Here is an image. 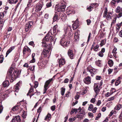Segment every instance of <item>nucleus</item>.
<instances>
[{"mask_svg":"<svg viewBox=\"0 0 122 122\" xmlns=\"http://www.w3.org/2000/svg\"><path fill=\"white\" fill-rule=\"evenodd\" d=\"M14 70V68L12 67H11L7 72L6 77L7 79H9L10 80L11 82H13L15 79L18 77L20 74L18 71L14 70L13 73L11 75V74Z\"/></svg>","mask_w":122,"mask_h":122,"instance_id":"1","label":"nucleus"},{"mask_svg":"<svg viewBox=\"0 0 122 122\" xmlns=\"http://www.w3.org/2000/svg\"><path fill=\"white\" fill-rule=\"evenodd\" d=\"M66 37H64L62 38L61 40L60 43L61 45L64 47H66L70 43L69 41H67L65 38Z\"/></svg>","mask_w":122,"mask_h":122,"instance_id":"2","label":"nucleus"},{"mask_svg":"<svg viewBox=\"0 0 122 122\" xmlns=\"http://www.w3.org/2000/svg\"><path fill=\"white\" fill-rule=\"evenodd\" d=\"M53 80V79L52 78H51V79H49L48 80L46 81L45 83V85L44 86V91L43 94H44L46 92V91L47 90L48 87L49 85L50 84V83Z\"/></svg>","mask_w":122,"mask_h":122,"instance_id":"3","label":"nucleus"},{"mask_svg":"<svg viewBox=\"0 0 122 122\" xmlns=\"http://www.w3.org/2000/svg\"><path fill=\"white\" fill-rule=\"evenodd\" d=\"M99 86V84L98 83H95L94 86V90L95 92L96 93V94L98 93L100 91L99 89L100 86Z\"/></svg>","mask_w":122,"mask_h":122,"instance_id":"4","label":"nucleus"},{"mask_svg":"<svg viewBox=\"0 0 122 122\" xmlns=\"http://www.w3.org/2000/svg\"><path fill=\"white\" fill-rule=\"evenodd\" d=\"M32 24V22L30 21L28 22L26 24L25 27V30L26 31H28L29 29L31 27Z\"/></svg>","mask_w":122,"mask_h":122,"instance_id":"5","label":"nucleus"},{"mask_svg":"<svg viewBox=\"0 0 122 122\" xmlns=\"http://www.w3.org/2000/svg\"><path fill=\"white\" fill-rule=\"evenodd\" d=\"M79 25V22L78 19H77L75 22L72 25V26L74 30L78 28Z\"/></svg>","mask_w":122,"mask_h":122,"instance_id":"6","label":"nucleus"},{"mask_svg":"<svg viewBox=\"0 0 122 122\" xmlns=\"http://www.w3.org/2000/svg\"><path fill=\"white\" fill-rule=\"evenodd\" d=\"M91 79L89 76L84 78L83 79V81L85 83L87 84H89L91 83Z\"/></svg>","mask_w":122,"mask_h":122,"instance_id":"7","label":"nucleus"},{"mask_svg":"<svg viewBox=\"0 0 122 122\" xmlns=\"http://www.w3.org/2000/svg\"><path fill=\"white\" fill-rule=\"evenodd\" d=\"M50 50L49 49H45L42 51V53L45 57H46L48 55Z\"/></svg>","mask_w":122,"mask_h":122,"instance_id":"8","label":"nucleus"},{"mask_svg":"<svg viewBox=\"0 0 122 122\" xmlns=\"http://www.w3.org/2000/svg\"><path fill=\"white\" fill-rule=\"evenodd\" d=\"M42 7V6L41 4L40 3L37 4L36 5L35 11L38 12L40 11L41 10Z\"/></svg>","mask_w":122,"mask_h":122,"instance_id":"9","label":"nucleus"},{"mask_svg":"<svg viewBox=\"0 0 122 122\" xmlns=\"http://www.w3.org/2000/svg\"><path fill=\"white\" fill-rule=\"evenodd\" d=\"M59 63V66L61 67L62 65L65 63V61L64 59L61 58L58 61Z\"/></svg>","mask_w":122,"mask_h":122,"instance_id":"10","label":"nucleus"},{"mask_svg":"<svg viewBox=\"0 0 122 122\" xmlns=\"http://www.w3.org/2000/svg\"><path fill=\"white\" fill-rule=\"evenodd\" d=\"M66 6L64 5H61L59 8L57 9V11L58 12L64 11L65 10Z\"/></svg>","mask_w":122,"mask_h":122,"instance_id":"11","label":"nucleus"},{"mask_svg":"<svg viewBox=\"0 0 122 122\" xmlns=\"http://www.w3.org/2000/svg\"><path fill=\"white\" fill-rule=\"evenodd\" d=\"M50 34H51V33L50 31H49L47 33V35L45 37L43 38V40L44 41H45L46 42H48L49 41V35H50Z\"/></svg>","mask_w":122,"mask_h":122,"instance_id":"12","label":"nucleus"},{"mask_svg":"<svg viewBox=\"0 0 122 122\" xmlns=\"http://www.w3.org/2000/svg\"><path fill=\"white\" fill-rule=\"evenodd\" d=\"M26 51L30 52L31 51L30 49L27 46H25L24 47L23 50V53L24 55L25 54Z\"/></svg>","mask_w":122,"mask_h":122,"instance_id":"13","label":"nucleus"},{"mask_svg":"<svg viewBox=\"0 0 122 122\" xmlns=\"http://www.w3.org/2000/svg\"><path fill=\"white\" fill-rule=\"evenodd\" d=\"M68 54L71 59H72L73 58L74 55L72 50H69L68 52Z\"/></svg>","mask_w":122,"mask_h":122,"instance_id":"14","label":"nucleus"},{"mask_svg":"<svg viewBox=\"0 0 122 122\" xmlns=\"http://www.w3.org/2000/svg\"><path fill=\"white\" fill-rule=\"evenodd\" d=\"M71 29L70 26L66 27L64 29V31L66 34L70 33V32L71 31Z\"/></svg>","mask_w":122,"mask_h":122,"instance_id":"15","label":"nucleus"},{"mask_svg":"<svg viewBox=\"0 0 122 122\" xmlns=\"http://www.w3.org/2000/svg\"><path fill=\"white\" fill-rule=\"evenodd\" d=\"M3 86L5 87L8 86L9 85V82L8 80L4 81L2 83Z\"/></svg>","mask_w":122,"mask_h":122,"instance_id":"16","label":"nucleus"},{"mask_svg":"<svg viewBox=\"0 0 122 122\" xmlns=\"http://www.w3.org/2000/svg\"><path fill=\"white\" fill-rule=\"evenodd\" d=\"M58 15L56 14H55L53 17V22H54L56 21L59 19Z\"/></svg>","mask_w":122,"mask_h":122,"instance_id":"17","label":"nucleus"},{"mask_svg":"<svg viewBox=\"0 0 122 122\" xmlns=\"http://www.w3.org/2000/svg\"><path fill=\"white\" fill-rule=\"evenodd\" d=\"M6 96V94L4 95L3 93H0V100L2 101L4 100Z\"/></svg>","mask_w":122,"mask_h":122,"instance_id":"18","label":"nucleus"},{"mask_svg":"<svg viewBox=\"0 0 122 122\" xmlns=\"http://www.w3.org/2000/svg\"><path fill=\"white\" fill-rule=\"evenodd\" d=\"M14 49L13 47H10L7 51L6 53V57Z\"/></svg>","mask_w":122,"mask_h":122,"instance_id":"19","label":"nucleus"},{"mask_svg":"<svg viewBox=\"0 0 122 122\" xmlns=\"http://www.w3.org/2000/svg\"><path fill=\"white\" fill-rule=\"evenodd\" d=\"M112 14L111 12H108L106 17V19L108 20H110L111 18Z\"/></svg>","mask_w":122,"mask_h":122,"instance_id":"20","label":"nucleus"},{"mask_svg":"<svg viewBox=\"0 0 122 122\" xmlns=\"http://www.w3.org/2000/svg\"><path fill=\"white\" fill-rule=\"evenodd\" d=\"M19 83H18L16 85L14 86V88L15 89V91L16 92H18L19 88Z\"/></svg>","mask_w":122,"mask_h":122,"instance_id":"21","label":"nucleus"},{"mask_svg":"<svg viewBox=\"0 0 122 122\" xmlns=\"http://www.w3.org/2000/svg\"><path fill=\"white\" fill-rule=\"evenodd\" d=\"M49 41L50 42H51L52 41H53L54 42L55 41V40L56 39V38L55 39L54 38V39H53V37L52 36H51L50 34V35H49Z\"/></svg>","mask_w":122,"mask_h":122,"instance_id":"22","label":"nucleus"},{"mask_svg":"<svg viewBox=\"0 0 122 122\" xmlns=\"http://www.w3.org/2000/svg\"><path fill=\"white\" fill-rule=\"evenodd\" d=\"M96 71L94 69H91V70L90 71V72L92 76H93V74H94L96 73Z\"/></svg>","mask_w":122,"mask_h":122,"instance_id":"23","label":"nucleus"},{"mask_svg":"<svg viewBox=\"0 0 122 122\" xmlns=\"http://www.w3.org/2000/svg\"><path fill=\"white\" fill-rule=\"evenodd\" d=\"M19 108V106L18 105L14 107L12 109V110L14 111L17 110Z\"/></svg>","mask_w":122,"mask_h":122,"instance_id":"24","label":"nucleus"},{"mask_svg":"<svg viewBox=\"0 0 122 122\" xmlns=\"http://www.w3.org/2000/svg\"><path fill=\"white\" fill-rule=\"evenodd\" d=\"M61 95L63 96L64 95L65 90V88L62 87L61 88Z\"/></svg>","mask_w":122,"mask_h":122,"instance_id":"25","label":"nucleus"},{"mask_svg":"<svg viewBox=\"0 0 122 122\" xmlns=\"http://www.w3.org/2000/svg\"><path fill=\"white\" fill-rule=\"evenodd\" d=\"M106 40H102L101 41V43L100 44L101 46H102L103 45H104L106 43Z\"/></svg>","mask_w":122,"mask_h":122,"instance_id":"26","label":"nucleus"},{"mask_svg":"<svg viewBox=\"0 0 122 122\" xmlns=\"http://www.w3.org/2000/svg\"><path fill=\"white\" fill-rule=\"evenodd\" d=\"M58 26L57 25H55L54 26L53 28V33H55L57 29Z\"/></svg>","mask_w":122,"mask_h":122,"instance_id":"27","label":"nucleus"},{"mask_svg":"<svg viewBox=\"0 0 122 122\" xmlns=\"http://www.w3.org/2000/svg\"><path fill=\"white\" fill-rule=\"evenodd\" d=\"M74 38L77 41V40L78 39L79 36L78 35V32H76L75 33Z\"/></svg>","mask_w":122,"mask_h":122,"instance_id":"28","label":"nucleus"},{"mask_svg":"<svg viewBox=\"0 0 122 122\" xmlns=\"http://www.w3.org/2000/svg\"><path fill=\"white\" fill-rule=\"evenodd\" d=\"M108 63L110 66H112L113 65V62L112 60H110L108 61Z\"/></svg>","mask_w":122,"mask_h":122,"instance_id":"29","label":"nucleus"},{"mask_svg":"<svg viewBox=\"0 0 122 122\" xmlns=\"http://www.w3.org/2000/svg\"><path fill=\"white\" fill-rule=\"evenodd\" d=\"M101 61L98 60V61H96V64L98 66H101L102 64L101 63Z\"/></svg>","mask_w":122,"mask_h":122,"instance_id":"30","label":"nucleus"},{"mask_svg":"<svg viewBox=\"0 0 122 122\" xmlns=\"http://www.w3.org/2000/svg\"><path fill=\"white\" fill-rule=\"evenodd\" d=\"M121 7L119 6H118L116 9V12L117 13H118L119 12L121 11Z\"/></svg>","mask_w":122,"mask_h":122,"instance_id":"31","label":"nucleus"},{"mask_svg":"<svg viewBox=\"0 0 122 122\" xmlns=\"http://www.w3.org/2000/svg\"><path fill=\"white\" fill-rule=\"evenodd\" d=\"M121 106L120 105H118L117 107H116L115 108V110H118L120 109L121 108Z\"/></svg>","mask_w":122,"mask_h":122,"instance_id":"32","label":"nucleus"},{"mask_svg":"<svg viewBox=\"0 0 122 122\" xmlns=\"http://www.w3.org/2000/svg\"><path fill=\"white\" fill-rule=\"evenodd\" d=\"M122 16V10H121L119 13V14L118 15H117L116 17L117 18H119L121 17Z\"/></svg>","mask_w":122,"mask_h":122,"instance_id":"33","label":"nucleus"},{"mask_svg":"<svg viewBox=\"0 0 122 122\" xmlns=\"http://www.w3.org/2000/svg\"><path fill=\"white\" fill-rule=\"evenodd\" d=\"M3 109V107L2 105L1 102H0V114L2 112Z\"/></svg>","mask_w":122,"mask_h":122,"instance_id":"34","label":"nucleus"},{"mask_svg":"<svg viewBox=\"0 0 122 122\" xmlns=\"http://www.w3.org/2000/svg\"><path fill=\"white\" fill-rule=\"evenodd\" d=\"M77 117L78 118H81L83 116V115L82 113H79L77 115Z\"/></svg>","mask_w":122,"mask_h":122,"instance_id":"35","label":"nucleus"},{"mask_svg":"<svg viewBox=\"0 0 122 122\" xmlns=\"http://www.w3.org/2000/svg\"><path fill=\"white\" fill-rule=\"evenodd\" d=\"M4 59V57L2 55H1L0 57V62L2 63Z\"/></svg>","mask_w":122,"mask_h":122,"instance_id":"36","label":"nucleus"},{"mask_svg":"<svg viewBox=\"0 0 122 122\" xmlns=\"http://www.w3.org/2000/svg\"><path fill=\"white\" fill-rule=\"evenodd\" d=\"M45 41H44L43 40L42 42V46L43 47H46L47 46V43Z\"/></svg>","mask_w":122,"mask_h":122,"instance_id":"37","label":"nucleus"},{"mask_svg":"<svg viewBox=\"0 0 122 122\" xmlns=\"http://www.w3.org/2000/svg\"><path fill=\"white\" fill-rule=\"evenodd\" d=\"M93 108V105L92 104H90L88 107V110L90 111L92 110Z\"/></svg>","mask_w":122,"mask_h":122,"instance_id":"38","label":"nucleus"},{"mask_svg":"<svg viewBox=\"0 0 122 122\" xmlns=\"http://www.w3.org/2000/svg\"><path fill=\"white\" fill-rule=\"evenodd\" d=\"M99 46L98 45H96L94 48V51H97L98 50V48Z\"/></svg>","mask_w":122,"mask_h":122,"instance_id":"39","label":"nucleus"},{"mask_svg":"<svg viewBox=\"0 0 122 122\" xmlns=\"http://www.w3.org/2000/svg\"><path fill=\"white\" fill-rule=\"evenodd\" d=\"M4 13L3 12L0 13V19H1L4 17Z\"/></svg>","mask_w":122,"mask_h":122,"instance_id":"40","label":"nucleus"},{"mask_svg":"<svg viewBox=\"0 0 122 122\" xmlns=\"http://www.w3.org/2000/svg\"><path fill=\"white\" fill-rule=\"evenodd\" d=\"M51 48V44H49L48 45H47L46 49H49L50 51Z\"/></svg>","mask_w":122,"mask_h":122,"instance_id":"41","label":"nucleus"},{"mask_svg":"<svg viewBox=\"0 0 122 122\" xmlns=\"http://www.w3.org/2000/svg\"><path fill=\"white\" fill-rule=\"evenodd\" d=\"M32 0H29L28 3L27 4V6L28 7H29L31 5Z\"/></svg>","mask_w":122,"mask_h":122,"instance_id":"42","label":"nucleus"},{"mask_svg":"<svg viewBox=\"0 0 122 122\" xmlns=\"http://www.w3.org/2000/svg\"><path fill=\"white\" fill-rule=\"evenodd\" d=\"M76 119V117H74L73 118H70L69 119V120L70 122H72L75 120Z\"/></svg>","mask_w":122,"mask_h":122,"instance_id":"43","label":"nucleus"},{"mask_svg":"<svg viewBox=\"0 0 122 122\" xmlns=\"http://www.w3.org/2000/svg\"><path fill=\"white\" fill-rule=\"evenodd\" d=\"M38 83L37 81H36L35 83V85L34 87L35 88H36L38 86Z\"/></svg>","mask_w":122,"mask_h":122,"instance_id":"44","label":"nucleus"},{"mask_svg":"<svg viewBox=\"0 0 122 122\" xmlns=\"http://www.w3.org/2000/svg\"><path fill=\"white\" fill-rule=\"evenodd\" d=\"M107 11L106 10H105L104 11V13H103V17H106L107 14Z\"/></svg>","mask_w":122,"mask_h":122,"instance_id":"45","label":"nucleus"},{"mask_svg":"<svg viewBox=\"0 0 122 122\" xmlns=\"http://www.w3.org/2000/svg\"><path fill=\"white\" fill-rule=\"evenodd\" d=\"M97 54L99 56L101 57H102L103 56V53L100 51Z\"/></svg>","mask_w":122,"mask_h":122,"instance_id":"46","label":"nucleus"},{"mask_svg":"<svg viewBox=\"0 0 122 122\" xmlns=\"http://www.w3.org/2000/svg\"><path fill=\"white\" fill-rule=\"evenodd\" d=\"M33 87L32 86H31L30 88L29 91V92L30 93L33 92Z\"/></svg>","mask_w":122,"mask_h":122,"instance_id":"47","label":"nucleus"},{"mask_svg":"<svg viewBox=\"0 0 122 122\" xmlns=\"http://www.w3.org/2000/svg\"><path fill=\"white\" fill-rule=\"evenodd\" d=\"M51 6V1L48 3H47L46 5V6L47 7H50Z\"/></svg>","mask_w":122,"mask_h":122,"instance_id":"48","label":"nucleus"},{"mask_svg":"<svg viewBox=\"0 0 122 122\" xmlns=\"http://www.w3.org/2000/svg\"><path fill=\"white\" fill-rule=\"evenodd\" d=\"M121 81H119L117 80L116 82H115V85L116 86H118L121 82Z\"/></svg>","mask_w":122,"mask_h":122,"instance_id":"49","label":"nucleus"},{"mask_svg":"<svg viewBox=\"0 0 122 122\" xmlns=\"http://www.w3.org/2000/svg\"><path fill=\"white\" fill-rule=\"evenodd\" d=\"M117 17H116L115 18H114V20H113V21L112 22L111 25H112L113 24H114L115 23Z\"/></svg>","mask_w":122,"mask_h":122,"instance_id":"50","label":"nucleus"},{"mask_svg":"<svg viewBox=\"0 0 122 122\" xmlns=\"http://www.w3.org/2000/svg\"><path fill=\"white\" fill-rule=\"evenodd\" d=\"M101 114L100 113H99L98 114L96 118V120H98V119L100 117Z\"/></svg>","mask_w":122,"mask_h":122,"instance_id":"51","label":"nucleus"},{"mask_svg":"<svg viewBox=\"0 0 122 122\" xmlns=\"http://www.w3.org/2000/svg\"><path fill=\"white\" fill-rule=\"evenodd\" d=\"M51 115L50 114L48 113L45 118V120L49 119Z\"/></svg>","mask_w":122,"mask_h":122,"instance_id":"52","label":"nucleus"},{"mask_svg":"<svg viewBox=\"0 0 122 122\" xmlns=\"http://www.w3.org/2000/svg\"><path fill=\"white\" fill-rule=\"evenodd\" d=\"M115 111H114L113 110H112L111 111V112L110 113V114H109V116H112V115L113 114V113H114V112H115Z\"/></svg>","mask_w":122,"mask_h":122,"instance_id":"53","label":"nucleus"},{"mask_svg":"<svg viewBox=\"0 0 122 122\" xmlns=\"http://www.w3.org/2000/svg\"><path fill=\"white\" fill-rule=\"evenodd\" d=\"M93 7L91 6H89L87 8V9L89 11H91L92 10V9H93Z\"/></svg>","mask_w":122,"mask_h":122,"instance_id":"54","label":"nucleus"},{"mask_svg":"<svg viewBox=\"0 0 122 122\" xmlns=\"http://www.w3.org/2000/svg\"><path fill=\"white\" fill-rule=\"evenodd\" d=\"M51 108L53 111H54L55 109V106L54 105L51 106Z\"/></svg>","mask_w":122,"mask_h":122,"instance_id":"55","label":"nucleus"},{"mask_svg":"<svg viewBox=\"0 0 122 122\" xmlns=\"http://www.w3.org/2000/svg\"><path fill=\"white\" fill-rule=\"evenodd\" d=\"M96 101V99L95 98H92L91 99L90 102L91 103H94Z\"/></svg>","mask_w":122,"mask_h":122,"instance_id":"56","label":"nucleus"},{"mask_svg":"<svg viewBox=\"0 0 122 122\" xmlns=\"http://www.w3.org/2000/svg\"><path fill=\"white\" fill-rule=\"evenodd\" d=\"M101 77L99 76H97L96 77V79L97 80H100L101 79Z\"/></svg>","mask_w":122,"mask_h":122,"instance_id":"57","label":"nucleus"},{"mask_svg":"<svg viewBox=\"0 0 122 122\" xmlns=\"http://www.w3.org/2000/svg\"><path fill=\"white\" fill-rule=\"evenodd\" d=\"M91 33H90L89 34V36H88V40L87 41V42H88L89 41V40L91 37Z\"/></svg>","mask_w":122,"mask_h":122,"instance_id":"58","label":"nucleus"},{"mask_svg":"<svg viewBox=\"0 0 122 122\" xmlns=\"http://www.w3.org/2000/svg\"><path fill=\"white\" fill-rule=\"evenodd\" d=\"M86 21H87V24L88 25H89L91 23V20H89V19L87 20H86Z\"/></svg>","mask_w":122,"mask_h":122,"instance_id":"59","label":"nucleus"},{"mask_svg":"<svg viewBox=\"0 0 122 122\" xmlns=\"http://www.w3.org/2000/svg\"><path fill=\"white\" fill-rule=\"evenodd\" d=\"M117 50V49L116 48H115L112 50V53H116L117 52H116V51Z\"/></svg>","mask_w":122,"mask_h":122,"instance_id":"60","label":"nucleus"},{"mask_svg":"<svg viewBox=\"0 0 122 122\" xmlns=\"http://www.w3.org/2000/svg\"><path fill=\"white\" fill-rule=\"evenodd\" d=\"M72 110L74 113V112H77L78 110L77 109L73 108L72 109Z\"/></svg>","mask_w":122,"mask_h":122,"instance_id":"61","label":"nucleus"},{"mask_svg":"<svg viewBox=\"0 0 122 122\" xmlns=\"http://www.w3.org/2000/svg\"><path fill=\"white\" fill-rule=\"evenodd\" d=\"M89 116L91 117H93V114L89 112L88 113Z\"/></svg>","mask_w":122,"mask_h":122,"instance_id":"62","label":"nucleus"},{"mask_svg":"<svg viewBox=\"0 0 122 122\" xmlns=\"http://www.w3.org/2000/svg\"><path fill=\"white\" fill-rule=\"evenodd\" d=\"M14 0H8V1L9 3L11 4H12L13 3H14Z\"/></svg>","mask_w":122,"mask_h":122,"instance_id":"63","label":"nucleus"},{"mask_svg":"<svg viewBox=\"0 0 122 122\" xmlns=\"http://www.w3.org/2000/svg\"><path fill=\"white\" fill-rule=\"evenodd\" d=\"M108 74H110L111 73L112 71V69H109L108 70Z\"/></svg>","mask_w":122,"mask_h":122,"instance_id":"64","label":"nucleus"}]
</instances>
